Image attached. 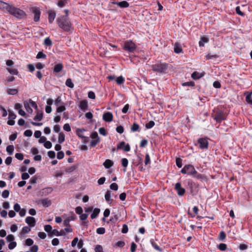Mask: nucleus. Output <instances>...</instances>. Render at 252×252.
Returning <instances> with one entry per match:
<instances>
[{"label": "nucleus", "instance_id": "f3484780", "mask_svg": "<svg viewBox=\"0 0 252 252\" xmlns=\"http://www.w3.org/2000/svg\"><path fill=\"white\" fill-rule=\"evenodd\" d=\"M26 222L31 227H33L35 225V220L33 217H27L25 219Z\"/></svg>", "mask_w": 252, "mask_h": 252}, {"label": "nucleus", "instance_id": "ea45409f", "mask_svg": "<svg viewBox=\"0 0 252 252\" xmlns=\"http://www.w3.org/2000/svg\"><path fill=\"white\" fill-rule=\"evenodd\" d=\"M100 141L99 139H92V141L90 142V145L92 147H94L96 146V145L99 143Z\"/></svg>", "mask_w": 252, "mask_h": 252}, {"label": "nucleus", "instance_id": "20e7f679", "mask_svg": "<svg viewBox=\"0 0 252 252\" xmlns=\"http://www.w3.org/2000/svg\"><path fill=\"white\" fill-rule=\"evenodd\" d=\"M187 174L192 176L193 177L197 179H203V176L201 174H199L195 170L194 166L190 164L186 165Z\"/></svg>", "mask_w": 252, "mask_h": 252}, {"label": "nucleus", "instance_id": "864d4df0", "mask_svg": "<svg viewBox=\"0 0 252 252\" xmlns=\"http://www.w3.org/2000/svg\"><path fill=\"white\" fill-rule=\"evenodd\" d=\"M44 146L46 149H50L52 146V144L51 142H50L49 141H46L44 144Z\"/></svg>", "mask_w": 252, "mask_h": 252}, {"label": "nucleus", "instance_id": "7ed1b4c3", "mask_svg": "<svg viewBox=\"0 0 252 252\" xmlns=\"http://www.w3.org/2000/svg\"><path fill=\"white\" fill-rule=\"evenodd\" d=\"M167 68L168 64L166 63H158L152 66L153 71L162 74L165 73Z\"/></svg>", "mask_w": 252, "mask_h": 252}, {"label": "nucleus", "instance_id": "e433bc0d", "mask_svg": "<svg viewBox=\"0 0 252 252\" xmlns=\"http://www.w3.org/2000/svg\"><path fill=\"white\" fill-rule=\"evenodd\" d=\"M65 85L70 88H73L74 87V84L72 83V80L70 78H68L66 79L65 82Z\"/></svg>", "mask_w": 252, "mask_h": 252}, {"label": "nucleus", "instance_id": "1a4fd4ad", "mask_svg": "<svg viewBox=\"0 0 252 252\" xmlns=\"http://www.w3.org/2000/svg\"><path fill=\"white\" fill-rule=\"evenodd\" d=\"M32 12L34 14L33 20L35 22L39 21L40 19V11L37 7H33L32 9Z\"/></svg>", "mask_w": 252, "mask_h": 252}, {"label": "nucleus", "instance_id": "338daca9", "mask_svg": "<svg viewBox=\"0 0 252 252\" xmlns=\"http://www.w3.org/2000/svg\"><path fill=\"white\" fill-rule=\"evenodd\" d=\"M136 247H137L136 245L134 242H132L131 244V247H130V252H135Z\"/></svg>", "mask_w": 252, "mask_h": 252}, {"label": "nucleus", "instance_id": "79ce46f5", "mask_svg": "<svg viewBox=\"0 0 252 252\" xmlns=\"http://www.w3.org/2000/svg\"><path fill=\"white\" fill-rule=\"evenodd\" d=\"M44 44L50 46L52 45V42L49 37H47L44 40Z\"/></svg>", "mask_w": 252, "mask_h": 252}, {"label": "nucleus", "instance_id": "bb28decb", "mask_svg": "<svg viewBox=\"0 0 252 252\" xmlns=\"http://www.w3.org/2000/svg\"><path fill=\"white\" fill-rule=\"evenodd\" d=\"M100 212V209L98 208H95L93 212V213L91 215V218L94 219L97 217L98 214Z\"/></svg>", "mask_w": 252, "mask_h": 252}, {"label": "nucleus", "instance_id": "37998d69", "mask_svg": "<svg viewBox=\"0 0 252 252\" xmlns=\"http://www.w3.org/2000/svg\"><path fill=\"white\" fill-rule=\"evenodd\" d=\"M218 248L220 251H224L226 249L227 245L225 244L221 243L218 246Z\"/></svg>", "mask_w": 252, "mask_h": 252}, {"label": "nucleus", "instance_id": "4d7b16f0", "mask_svg": "<svg viewBox=\"0 0 252 252\" xmlns=\"http://www.w3.org/2000/svg\"><path fill=\"white\" fill-rule=\"evenodd\" d=\"M16 117V115L12 111H9L8 119L11 120H14Z\"/></svg>", "mask_w": 252, "mask_h": 252}, {"label": "nucleus", "instance_id": "9b49d317", "mask_svg": "<svg viewBox=\"0 0 252 252\" xmlns=\"http://www.w3.org/2000/svg\"><path fill=\"white\" fill-rule=\"evenodd\" d=\"M118 149H123L125 152H128L130 150V147L129 144L126 145L124 141L120 142L117 146Z\"/></svg>", "mask_w": 252, "mask_h": 252}, {"label": "nucleus", "instance_id": "a19ab883", "mask_svg": "<svg viewBox=\"0 0 252 252\" xmlns=\"http://www.w3.org/2000/svg\"><path fill=\"white\" fill-rule=\"evenodd\" d=\"M46 57V55L43 53L42 52H39L37 55H36V58L37 59H41V58H43V59H45Z\"/></svg>", "mask_w": 252, "mask_h": 252}, {"label": "nucleus", "instance_id": "b1692460", "mask_svg": "<svg viewBox=\"0 0 252 252\" xmlns=\"http://www.w3.org/2000/svg\"><path fill=\"white\" fill-rule=\"evenodd\" d=\"M209 42V39L206 37H201L200 40L199 42V45L200 46H204V44Z\"/></svg>", "mask_w": 252, "mask_h": 252}, {"label": "nucleus", "instance_id": "a18cd8bd", "mask_svg": "<svg viewBox=\"0 0 252 252\" xmlns=\"http://www.w3.org/2000/svg\"><path fill=\"white\" fill-rule=\"evenodd\" d=\"M105 232V229L103 227H99L96 229V233L98 234H103Z\"/></svg>", "mask_w": 252, "mask_h": 252}, {"label": "nucleus", "instance_id": "4be33fe9", "mask_svg": "<svg viewBox=\"0 0 252 252\" xmlns=\"http://www.w3.org/2000/svg\"><path fill=\"white\" fill-rule=\"evenodd\" d=\"M174 52L177 53L179 54L182 52V49L181 47H180V45L178 43H175L174 44Z\"/></svg>", "mask_w": 252, "mask_h": 252}, {"label": "nucleus", "instance_id": "5701e85b", "mask_svg": "<svg viewBox=\"0 0 252 252\" xmlns=\"http://www.w3.org/2000/svg\"><path fill=\"white\" fill-rule=\"evenodd\" d=\"M113 165V162L110 159H106L103 163V165L107 169L110 168Z\"/></svg>", "mask_w": 252, "mask_h": 252}, {"label": "nucleus", "instance_id": "052dcab7", "mask_svg": "<svg viewBox=\"0 0 252 252\" xmlns=\"http://www.w3.org/2000/svg\"><path fill=\"white\" fill-rule=\"evenodd\" d=\"M31 231V228L28 226H24L22 230V233H27Z\"/></svg>", "mask_w": 252, "mask_h": 252}, {"label": "nucleus", "instance_id": "2eb2a0df", "mask_svg": "<svg viewBox=\"0 0 252 252\" xmlns=\"http://www.w3.org/2000/svg\"><path fill=\"white\" fill-rule=\"evenodd\" d=\"M86 130L84 129V128H82V129H77L76 130V133L77 134V135L81 138L83 139H84V141L85 142H87L88 141V140L89 139V137H85L83 135V132L84 131H85Z\"/></svg>", "mask_w": 252, "mask_h": 252}, {"label": "nucleus", "instance_id": "0e129e2a", "mask_svg": "<svg viewBox=\"0 0 252 252\" xmlns=\"http://www.w3.org/2000/svg\"><path fill=\"white\" fill-rule=\"evenodd\" d=\"M124 128L122 126H118L116 128V131L118 133L122 134L124 132Z\"/></svg>", "mask_w": 252, "mask_h": 252}, {"label": "nucleus", "instance_id": "49530a36", "mask_svg": "<svg viewBox=\"0 0 252 252\" xmlns=\"http://www.w3.org/2000/svg\"><path fill=\"white\" fill-rule=\"evenodd\" d=\"M63 103L62 101V100H61V98L60 97H58L55 100V104L57 106H58L60 104H63Z\"/></svg>", "mask_w": 252, "mask_h": 252}, {"label": "nucleus", "instance_id": "aec40b11", "mask_svg": "<svg viewBox=\"0 0 252 252\" xmlns=\"http://www.w3.org/2000/svg\"><path fill=\"white\" fill-rule=\"evenodd\" d=\"M63 69V65L62 63H58L54 66L53 71L55 73H59Z\"/></svg>", "mask_w": 252, "mask_h": 252}, {"label": "nucleus", "instance_id": "c9c22d12", "mask_svg": "<svg viewBox=\"0 0 252 252\" xmlns=\"http://www.w3.org/2000/svg\"><path fill=\"white\" fill-rule=\"evenodd\" d=\"M139 126L136 123H134L131 127V130L133 132L139 131Z\"/></svg>", "mask_w": 252, "mask_h": 252}, {"label": "nucleus", "instance_id": "a878e982", "mask_svg": "<svg viewBox=\"0 0 252 252\" xmlns=\"http://www.w3.org/2000/svg\"><path fill=\"white\" fill-rule=\"evenodd\" d=\"M6 70L11 75H17L19 73L18 70L16 68L7 67Z\"/></svg>", "mask_w": 252, "mask_h": 252}, {"label": "nucleus", "instance_id": "f704fd0d", "mask_svg": "<svg viewBox=\"0 0 252 252\" xmlns=\"http://www.w3.org/2000/svg\"><path fill=\"white\" fill-rule=\"evenodd\" d=\"M49 235L51 237H52L53 236H60L61 234L57 229H53L51 232H50V233H49Z\"/></svg>", "mask_w": 252, "mask_h": 252}, {"label": "nucleus", "instance_id": "39448f33", "mask_svg": "<svg viewBox=\"0 0 252 252\" xmlns=\"http://www.w3.org/2000/svg\"><path fill=\"white\" fill-rule=\"evenodd\" d=\"M136 47V45L132 41L126 40L124 43L123 49L129 53H133Z\"/></svg>", "mask_w": 252, "mask_h": 252}, {"label": "nucleus", "instance_id": "9d476101", "mask_svg": "<svg viewBox=\"0 0 252 252\" xmlns=\"http://www.w3.org/2000/svg\"><path fill=\"white\" fill-rule=\"evenodd\" d=\"M199 147L201 149L207 148L208 146V142L206 138H200L198 139Z\"/></svg>", "mask_w": 252, "mask_h": 252}, {"label": "nucleus", "instance_id": "a211bd4d", "mask_svg": "<svg viewBox=\"0 0 252 252\" xmlns=\"http://www.w3.org/2000/svg\"><path fill=\"white\" fill-rule=\"evenodd\" d=\"M56 13L54 10H50L48 12V21L52 24L56 17Z\"/></svg>", "mask_w": 252, "mask_h": 252}, {"label": "nucleus", "instance_id": "c756f323", "mask_svg": "<svg viewBox=\"0 0 252 252\" xmlns=\"http://www.w3.org/2000/svg\"><path fill=\"white\" fill-rule=\"evenodd\" d=\"M202 76V75L199 73V72H194L192 73L191 74V77L193 79H199Z\"/></svg>", "mask_w": 252, "mask_h": 252}, {"label": "nucleus", "instance_id": "c85d7f7f", "mask_svg": "<svg viewBox=\"0 0 252 252\" xmlns=\"http://www.w3.org/2000/svg\"><path fill=\"white\" fill-rule=\"evenodd\" d=\"M150 242L152 244V246L155 250L159 252H161L162 251V249L160 248L153 240H151Z\"/></svg>", "mask_w": 252, "mask_h": 252}, {"label": "nucleus", "instance_id": "4c0bfd02", "mask_svg": "<svg viewBox=\"0 0 252 252\" xmlns=\"http://www.w3.org/2000/svg\"><path fill=\"white\" fill-rule=\"evenodd\" d=\"M116 81L118 85H121L125 82V79L123 76H120L117 78Z\"/></svg>", "mask_w": 252, "mask_h": 252}, {"label": "nucleus", "instance_id": "13d9d810", "mask_svg": "<svg viewBox=\"0 0 252 252\" xmlns=\"http://www.w3.org/2000/svg\"><path fill=\"white\" fill-rule=\"evenodd\" d=\"M95 252H103L102 247L99 245H96L95 248Z\"/></svg>", "mask_w": 252, "mask_h": 252}, {"label": "nucleus", "instance_id": "f257e3e1", "mask_svg": "<svg viewBox=\"0 0 252 252\" xmlns=\"http://www.w3.org/2000/svg\"><path fill=\"white\" fill-rule=\"evenodd\" d=\"M59 27L65 32H70L72 30L70 22L63 16H59L57 19Z\"/></svg>", "mask_w": 252, "mask_h": 252}, {"label": "nucleus", "instance_id": "c03bdc74", "mask_svg": "<svg viewBox=\"0 0 252 252\" xmlns=\"http://www.w3.org/2000/svg\"><path fill=\"white\" fill-rule=\"evenodd\" d=\"M52 227L51 225L49 224H47L44 226V230L46 232L48 233H50L52 231Z\"/></svg>", "mask_w": 252, "mask_h": 252}, {"label": "nucleus", "instance_id": "e2e57ef3", "mask_svg": "<svg viewBox=\"0 0 252 252\" xmlns=\"http://www.w3.org/2000/svg\"><path fill=\"white\" fill-rule=\"evenodd\" d=\"M24 134L27 137H31L32 134V132L31 130H26L25 131Z\"/></svg>", "mask_w": 252, "mask_h": 252}, {"label": "nucleus", "instance_id": "774afa93", "mask_svg": "<svg viewBox=\"0 0 252 252\" xmlns=\"http://www.w3.org/2000/svg\"><path fill=\"white\" fill-rule=\"evenodd\" d=\"M48 156L50 158H54L55 157L56 154L55 152L53 151H50L48 152Z\"/></svg>", "mask_w": 252, "mask_h": 252}, {"label": "nucleus", "instance_id": "6ab92c4d", "mask_svg": "<svg viewBox=\"0 0 252 252\" xmlns=\"http://www.w3.org/2000/svg\"><path fill=\"white\" fill-rule=\"evenodd\" d=\"M112 3L118 5L121 8H126L129 6V3L126 1H122L121 2L113 1Z\"/></svg>", "mask_w": 252, "mask_h": 252}, {"label": "nucleus", "instance_id": "ddd939ff", "mask_svg": "<svg viewBox=\"0 0 252 252\" xmlns=\"http://www.w3.org/2000/svg\"><path fill=\"white\" fill-rule=\"evenodd\" d=\"M113 115L112 113L107 112L104 113L103 115V119L107 122H110L113 120Z\"/></svg>", "mask_w": 252, "mask_h": 252}, {"label": "nucleus", "instance_id": "09e8293b", "mask_svg": "<svg viewBox=\"0 0 252 252\" xmlns=\"http://www.w3.org/2000/svg\"><path fill=\"white\" fill-rule=\"evenodd\" d=\"M110 188L112 190L116 191L118 189V186L116 183H113L110 185Z\"/></svg>", "mask_w": 252, "mask_h": 252}, {"label": "nucleus", "instance_id": "4468645a", "mask_svg": "<svg viewBox=\"0 0 252 252\" xmlns=\"http://www.w3.org/2000/svg\"><path fill=\"white\" fill-rule=\"evenodd\" d=\"M79 108L83 111L85 112L88 110V105L86 100H83L80 101Z\"/></svg>", "mask_w": 252, "mask_h": 252}, {"label": "nucleus", "instance_id": "2f4dec72", "mask_svg": "<svg viewBox=\"0 0 252 252\" xmlns=\"http://www.w3.org/2000/svg\"><path fill=\"white\" fill-rule=\"evenodd\" d=\"M252 92L249 93L246 97V102L252 105Z\"/></svg>", "mask_w": 252, "mask_h": 252}, {"label": "nucleus", "instance_id": "412c9836", "mask_svg": "<svg viewBox=\"0 0 252 252\" xmlns=\"http://www.w3.org/2000/svg\"><path fill=\"white\" fill-rule=\"evenodd\" d=\"M111 191L108 190L105 194V199L106 201L109 204H111L113 201V199H111Z\"/></svg>", "mask_w": 252, "mask_h": 252}, {"label": "nucleus", "instance_id": "f8f14e48", "mask_svg": "<svg viewBox=\"0 0 252 252\" xmlns=\"http://www.w3.org/2000/svg\"><path fill=\"white\" fill-rule=\"evenodd\" d=\"M12 5L0 0V9L8 13Z\"/></svg>", "mask_w": 252, "mask_h": 252}, {"label": "nucleus", "instance_id": "cd10ccee", "mask_svg": "<svg viewBox=\"0 0 252 252\" xmlns=\"http://www.w3.org/2000/svg\"><path fill=\"white\" fill-rule=\"evenodd\" d=\"M6 92L8 94L14 95L18 93V91L16 89H8Z\"/></svg>", "mask_w": 252, "mask_h": 252}, {"label": "nucleus", "instance_id": "680f3d73", "mask_svg": "<svg viewBox=\"0 0 252 252\" xmlns=\"http://www.w3.org/2000/svg\"><path fill=\"white\" fill-rule=\"evenodd\" d=\"M226 237V234L223 231H221L219 234V238L220 240L223 241Z\"/></svg>", "mask_w": 252, "mask_h": 252}, {"label": "nucleus", "instance_id": "5fc2aeb1", "mask_svg": "<svg viewBox=\"0 0 252 252\" xmlns=\"http://www.w3.org/2000/svg\"><path fill=\"white\" fill-rule=\"evenodd\" d=\"M9 194V191L8 190L6 189V190H4L3 191V192H2L1 195L3 198H6L8 197Z\"/></svg>", "mask_w": 252, "mask_h": 252}, {"label": "nucleus", "instance_id": "de8ad7c7", "mask_svg": "<svg viewBox=\"0 0 252 252\" xmlns=\"http://www.w3.org/2000/svg\"><path fill=\"white\" fill-rule=\"evenodd\" d=\"M65 109L66 108H65V107L64 106V105L62 104L61 106H58V107L57 108V112L58 113L62 112L64 111L65 110Z\"/></svg>", "mask_w": 252, "mask_h": 252}, {"label": "nucleus", "instance_id": "7c9ffc66", "mask_svg": "<svg viewBox=\"0 0 252 252\" xmlns=\"http://www.w3.org/2000/svg\"><path fill=\"white\" fill-rule=\"evenodd\" d=\"M24 107H25L26 110H27V111L28 112L30 113H32V109L31 108V107L29 105V103L27 101L24 102Z\"/></svg>", "mask_w": 252, "mask_h": 252}, {"label": "nucleus", "instance_id": "0eeeda50", "mask_svg": "<svg viewBox=\"0 0 252 252\" xmlns=\"http://www.w3.org/2000/svg\"><path fill=\"white\" fill-rule=\"evenodd\" d=\"M214 119L218 122H220L225 119L224 113L222 111H219L215 115Z\"/></svg>", "mask_w": 252, "mask_h": 252}, {"label": "nucleus", "instance_id": "473e14b6", "mask_svg": "<svg viewBox=\"0 0 252 252\" xmlns=\"http://www.w3.org/2000/svg\"><path fill=\"white\" fill-rule=\"evenodd\" d=\"M14 146L13 145H8L6 147V151L9 155H12L14 152Z\"/></svg>", "mask_w": 252, "mask_h": 252}, {"label": "nucleus", "instance_id": "3c124183", "mask_svg": "<svg viewBox=\"0 0 252 252\" xmlns=\"http://www.w3.org/2000/svg\"><path fill=\"white\" fill-rule=\"evenodd\" d=\"M144 162L145 165H148L150 163V158L148 154H146Z\"/></svg>", "mask_w": 252, "mask_h": 252}, {"label": "nucleus", "instance_id": "f03ea898", "mask_svg": "<svg viewBox=\"0 0 252 252\" xmlns=\"http://www.w3.org/2000/svg\"><path fill=\"white\" fill-rule=\"evenodd\" d=\"M8 13L20 19L23 18L26 15V13L23 10L13 5H11Z\"/></svg>", "mask_w": 252, "mask_h": 252}, {"label": "nucleus", "instance_id": "58836bf2", "mask_svg": "<svg viewBox=\"0 0 252 252\" xmlns=\"http://www.w3.org/2000/svg\"><path fill=\"white\" fill-rule=\"evenodd\" d=\"M155 126V122L153 121H151L148 123L146 124L145 127L147 129H150L152 128Z\"/></svg>", "mask_w": 252, "mask_h": 252}, {"label": "nucleus", "instance_id": "423d86ee", "mask_svg": "<svg viewBox=\"0 0 252 252\" xmlns=\"http://www.w3.org/2000/svg\"><path fill=\"white\" fill-rule=\"evenodd\" d=\"M53 190L52 188L47 187L41 189L38 193V195L40 196H46L51 194Z\"/></svg>", "mask_w": 252, "mask_h": 252}, {"label": "nucleus", "instance_id": "393cba45", "mask_svg": "<svg viewBox=\"0 0 252 252\" xmlns=\"http://www.w3.org/2000/svg\"><path fill=\"white\" fill-rule=\"evenodd\" d=\"M43 118V113L38 112L36 116H34L33 120L36 121H40Z\"/></svg>", "mask_w": 252, "mask_h": 252}, {"label": "nucleus", "instance_id": "bf43d9fd", "mask_svg": "<svg viewBox=\"0 0 252 252\" xmlns=\"http://www.w3.org/2000/svg\"><path fill=\"white\" fill-rule=\"evenodd\" d=\"M17 244L15 242H11L10 244L8 245V248L10 250L13 249L16 247Z\"/></svg>", "mask_w": 252, "mask_h": 252}, {"label": "nucleus", "instance_id": "6e6552de", "mask_svg": "<svg viewBox=\"0 0 252 252\" xmlns=\"http://www.w3.org/2000/svg\"><path fill=\"white\" fill-rule=\"evenodd\" d=\"M175 189L179 196H183L185 193V189L181 187L180 183H177L175 185Z\"/></svg>", "mask_w": 252, "mask_h": 252}, {"label": "nucleus", "instance_id": "603ef678", "mask_svg": "<svg viewBox=\"0 0 252 252\" xmlns=\"http://www.w3.org/2000/svg\"><path fill=\"white\" fill-rule=\"evenodd\" d=\"M219 56L216 54L212 55L211 54H208L206 55V58L207 60H210L213 58H217Z\"/></svg>", "mask_w": 252, "mask_h": 252}, {"label": "nucleus", "instance_id": "8fccbe9b", "mask_svg": "<svg viewBox=\"0 0 252 252\" xmlns=\"http://www.w3.org/2000/svg\"><path fill=\"white\" fill-rule=\"evenodd\" d=\"M76 167L75 165L72 166L71 167H68L66 168L65 171L67 173H71L74 171L76 169Z\"/></svg>", "mask_w": 252, "mask_h": 252}, {"label": "nucleus", "instance_id": "69168bd1", "mask_svg": "<svg viewBox=\"0 0 252 252\" xmlns=\"http://www.w3.org/2000/svg\"><path fill=\"white\" fill-rule=\"evenodd\" d=\"M63 128L64 130L69 132L71 131V128L68 124H65L63 126Z\"/></svg>", "mask_w": 252, "mask_h": 252}, {"label": "nucleus", "instance_id": "dca6fc26", "mask_svg": "<svg viewBox=\"0 0 252 252\" xmlns=\"http://www.w3.org/2000/svg\"><path fill=\"white\" fill-rule=\"evenodd\" d=\"M39 203H41L43 207H48L51 205L52 201L49 198H46L39 201Z\"/></svg>", "mask_w": 252, "mask_h": 252}, {"label": "nucleus", "instance_id": "6e6d98bb", "mask_svg": "<svg viewBox=\"0 0 252 252\" xmlns=\"http://www.w3.org/2000/svg\"><path fill=\"white\" fill-rule=\"evenodd\" d=\"M128 160L126 158H123L122 159V164L124 167H126L128 165Z\"/></svg>", "mask_w": 252, "mask_h": 252}, {"label": "nucleus", "instance_id": "72a5a7b5", "mask_svg": "<svg viewBox=\"0 0 252 252\" xmlns=\"http://www.w3.org/2000/svg\"><path fill=\"white\" fill-rule=\"evenodd\" d=\"M65 140L64 135L61 132L59 134L58 142L60 144L63 143Z\"/></svg>", "mask_w": 252, "mask_h": 252}]
</instances>
